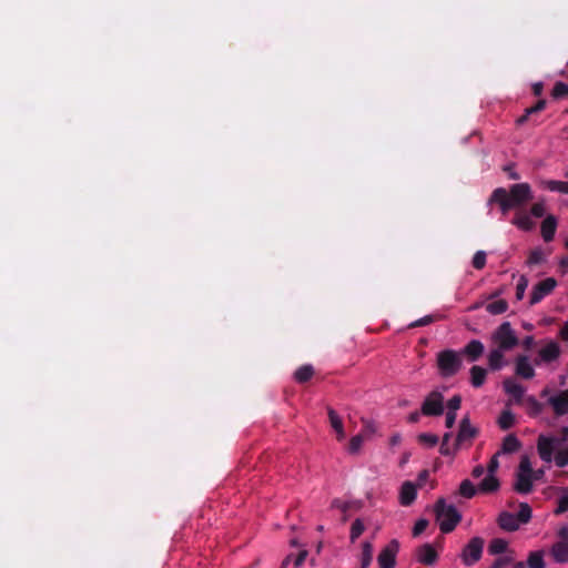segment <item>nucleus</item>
<instances>
[{"mask_svg": "<svg viewBox=\"0 0 568 568\" xmlns=\"http://www.w3.org/2000/svg\"><path fill=\"white\" fill-rule=\"evenodd\" d=\"M486 264V253L484 251H478L473 258V265L475 268L480 270Z\"/></svg>", "mask_w": 568, "mask_h": 568, "instance_id": "obj_45", "label": "nucleus"}, {"mask_svg": "<svg viewBox=\"0 0 568 568\" xmlns=\"http://www.w3.org/2000/svg\"><path fill=\"white\" fill-rule=\"evenodd\" d=\"M568 97V84L562 82H557L552 89V97L558 99L561 97Z\"/></svg>", "mask_w": 568, "mask_h": 568, "instance_id": "obj_44", "label": "nucleus"}, {"mask_svg": "<svg viewBox=\"0 0 568 568\" xmlns=\"http://www.w3.org/2000/svg\"><path fill=\"white\" fill-rule=\"evenodd\" d=\"M400 439H402V438H400V435L395 434V435H393V436L390 437L389 443H390V445H392V446H396V445H398V444L400 443Z\"/></svg>", "mask_w": 568, "mask_h": 568, "instance_id": "obj_58", "label": "nucleus"}, {"mask_svg": "<svg viewBox=\"0 0 568 568\" xmlns=\"http://www.w3.org/2000/svg\"><path fill=\"white\" fill-rule=\"evenodd\" d=\"M452 438V434L450 433H446L443 437V443L442 444H448L449 439Z\"/></svg>", "mask_w": 568, "mask_h": 568, "instance_id": "obj_63", "label": "nucleus"}, {"mask_svg": "<svg viewBox=\"0 0 568 568\" xmlns=\"http://www.w3.org/2000/svg\"><path fill=\"white\" fill-rule=\"evenodd\" d=\"M561 336L566 339L568 338V323H566L565 326L562 327Z\"/></svg>", "mask_w": 568, "mask_h": 568, "instance_id": "obj_62", "label": "nucleus"}, {"mask_svg": "<svg viewBox=\"0 0 568 568\" xmlns=\"http://www.w3.org/2000/svg\"><path fill=\"white\" fill-rule=\"evenodd\" d=\"M417 485L412 481H404L399 490V503L403 506H409L416 498Z\"/></svg>", "mask_w": 568, "mask_h": 568, "instance_id": "obj_14", "label": "nucleus"}, {"mask_svg": "<svg viewBox=\"0 0 568 568\" xmlns=\"http://www.w3.org/2000/svg\"><path fill=\"white\" fill-rule=\"evenodd\" d=\"M557 229V219L548 215L541 223V235L546 242L552 241Z\"/></svg>", "mask_w": 568, "mask_h": 568, "instance_id": "obj_18", "label": "nucleus"}, {"mask_svg": "<svg viewBox=\"0 0 568 568\" xmlns=\"http://www.w3.org/2000/svg\"><path fill=\"white\" fill-rule=\"evenodd\" d=\"M437 365L443 376H453L462 367V359L458 353L447 349L437 355Z\"/></svg>", "mask_w": 568, "mask_h": 568, "instance_id": "obj_6", "label": "nucleus"}, {"mask_svg": "<svg viewBox=\"0 0 568 568\" xmlns=\"http://www.w3.org/2000/svg\"><path fill=\"white\" fill-rule=\"evenodd\" d=\"M484 349V344L480 341L473 339L465 346L463 354L467 355L471 362H475L483 355Z\"/></svg>", "mask_w": 568, "mask_h": 568, "instance_id": "obj_20", "label": "nucleus"}, {"mask_svg": "<svg viewBox=\"0 0 568 568\" xmlns=\"http://www.w3.org/2000/svg\"><path fill=\"white\" fill-rule=\"evenodd\" d=\"M541 91H542V84H541V83H536V84L534 85V92H535V94H536V95H539V94L541 93Z\"/></svg>", "mask_w": 568, "mask_h": 568, "instance_id": "obj_59", "label": "nucleus"}, {"mask_svg": "<svg viewBox=\"0 0 568 568\" xmlns=\"http://www.w3.org/2000/svg\"><path fill=\"white\" fill-rule=\"evenodd\" d=\"M532 199V192L527 183H518L506 189H496L493 193L491 200L497 202L504 213L511 209L520 207Z\"/></svg>", "mask_w": 568, "mask_h": 568, "instance_id": "obj_2", "label": "nucleus"}, {"mask_svg": "<svg viewBox=\"0 0 568 568\" xmlns=\"http://www.w3.org/2000/svg\"><path fill=\"white\" fill-rule=\"evenodd\" d=\"M515 559L514 552H507L503 557L496 559V561L491 565L490 568H503Z\"/></svg>", "mask_w": 568, "mask_h": 568, "instance_id": "obj_42", "label": "nucleus"}, {"mask_svg": "<svg viewBox=\"0 0 568 568\" xmlns=\"http://www.w3.org/2000/svg\"><path fill=\"white\" fill-rule=\"evenodd\" d=\"M433 321L432 316H425L418 321H416L415 323L412 324V326H422V325H427L429 324L430 322Z\"/></svg>", "mask_w": 568, "mask_h": 568, "instance_id": "obj_55", "label": "nucleus"}, {"mask_svg": "<svg viewBox=\"0 0 568 568\" xmlns=\"http://www.w3.org/2000/svg\"><path fill=\"white\" fill-rule=\"evenodd\" d=\"M551 555L557 562L568 561V542L560 541L552 546Z\"/></svg>", "mask_w": 568, "mask_h": 568, "instance_id": "obj_24", "label": "nucleus"}, {"mask_svg": "<svg viewBox=\"0 0 568 568\" xmlns=\"http://www.w3.org/2000/svg\"><path fill=\"white\" fill-rule=\"evenodd\" d=\"M460 404H462V398L460 396L458 395H455L454 397H452L448 403H447V409L448 410H453V412H457L460 407Z\"/></svg>", "mask_w": 568, "mask_h": 568, "instance_id": "obj_49", "label": "nucleus"}, {"mask_svg": "<svg viewBox=\"0 0 568 568\" xmlns=\"http://www.w3.org/2000/svg\"><path fill=\"white\" fill-rule=\"evenodd\" d=\"M373 559V546L371 542L366 541L363 544L362 548V557H361V568H368Z\"/></svg>", "mask_w": 568, "mask_h": 568, "instance_id": "obj_30", "label": "nucleus"}, {"mask_svg": "<svg viewBox=\"0 0 568 568\" xmlns=\"http://www.w3.org/2000/svg\"><path fill=\"white\" fill-rule=\"evenodd\" d=\"M557 286V281L552 277H547L544 281L537 283L531 291L530 301L531 305H535L542 301L546 296L552 293Z\"/></svg>", "mask_w": 568, "mask_h": 568, "instance_id": "obj_9", "label": "nucleus"}, {"mask_svg": "<svg viewBox=\"0 0 568 568\" xmlns=\"http://www.w3.org/2000/svg\"><path fill=\"white\" fill-rule=\"evenodd\" d=\"M534 473L536 474L535 481L541 479L542 476L545 475L544 469L534 470Z\"/></svg>", "mask_w": 568, "mask_h": 568, "instance_id": "obj_60", "label": "nucleus"}, {"mask_svg": "<svg viewBox=\"0 0 568 568\" xmlns=\"http://www.w3.org/2000/svg\"><path fill=\"white\" fill-rule=\"evenodd\" d=\"M436 521L443 532H450L460 521V514L453 506L439 500L435 507Z\"/></svg>", "mask_w": 568, "mask_h": 568, "instance_id": "obj_3", "label": "nucleus"}, {"mask_svg": "<svg viewBox=\"0 0 568 568\" xmlns=\"http://www.w3.org/2000/svg\"><path fill=\"white\" fill-rule=\"evenodd\" d=\"M484 544V539L480 537H473L468 541L460 554L462 561L465 566H473L481 558Z\"/></svg>", "mask_w": 568, "mask_h": 568, "instance_id": "obj_7", "label": "nucleus"}, {"mask_svg": "<svg viewBox=\"0 0 568 568\" xmlns=\"http://www.w3.org/2000/svg\"><path fill=\"white\" fill-rule=\"evenodd\" d=\"M306 556H307V551L306 550H301L298 556L295 558V561H294L295 567L302 566L303 562L306 559Z\"/></svg>", "mask_w": 568, "mask_h": 568, "instance_id": "obj_54", "label": "nucleus"}, {"mask_svg": "<svg viewBox=\"0 0 568 568\" xmlns=\"http://www.w3.org/2000/svg\"><path fill=\"white\" fill-rule=\"evenodd\" d=\"M459 493L466 498H471L476 494V488L470 480L465 479L460 484Z\"/></svg>", "mask_w": 568, "mask_h": 568, "instance_id": "obj_37", "label": "nucleus"}, {"mask_svg": "<svg viewBox=\"0 0 568 568\" xmlns=\"http://www.w3.org/2000/svg\"><path fill=\"white\" fill-rule=\"evenodd\" d=\"M527 565L528 568H544V552L540 550L530 552L527 559Z\"/></svg>", "mask_w": 568, "mask_h": 568, "instance_id": "obj_33", "label": "nucleus"}, {"mask_svg": "<svg viewBox=\"0 0 568 568\" xmlns=\"http://www.w3.org/2000/svg\"><path fill=\"white\" fill-rule=\"evenodd\" d=\"M456 413L457 412H453V410H448L447 409L446 418H445V424H446L447 428H452L454 426L455 420H456Z\"/></svg>", "mask_w": 568, "mask_h": 568, "instance_id": "obj_52", "label": "nucleus"}, {"mask_svg": "<svg viewBox=\"0 0 568 568\" xmlns=\"http://www.w3.org/2000/svg\"><path fill=\"white\" fill-rule=\"evenodd\" d=\"M328 419H329L331 427L336 433V438L338 440H344L346 437V434L344 430L343 420L334 409H328Z\"/></svg>", "mask_w": 568, "mask_h": 568, "instance_id": "obj_21", "label": "nucleus"}, {"mask_svg": "<svg viewBox=\"0 0 568 568\" xmlns=\"http://www.w3.org/2000/svg\"><path fill=\"white\" fill-rule=\"evenodd\" d=\"M499 526L508 531H514L519 528L520 523L518 521L515 514L503 513L498 519Z\"/></svg>", "mask_w": 568, "mask_h": 568, "instance_id": "obj_23", "label": "nucleus"}, {"mask_svg": "<svg viewBox=\"0 0 568 568\" xmlns=\"http://www.w3.org/2000/svg\"><path fill=\"white\" fill-rule=\"evenodd\" d=\"M535 476L530 459L527 456H523L516 471L515 490L520 494L530 493L535 483Z\"/></svg>", "mask_w": 568, "mask_h": 568, "instance_id": "obj_4", "label": "nucleus"}, {"mask_svg": "<svg viewBox=\"0 0 568 568\" xmlns=\"http://www.w3.org/2000/svg\"><path fill=\"white\" fill-rule=\"evenodd\" d=\"M365 440L366 439L361 434L353 436L349 439V444H348L349 454H353V455L358 454L361 452Z\"/></svg>", "mask_w": 568, "mask_h": 568, "instance_id": "obj_34", "label": "nucleus"}, {"mask_svg": "<svg viewBox=\"0 0 568 568\" xmlns=\"http://www.w3.org/2000/svg\"><path fill=\"white\" fill-rule=\"evenodd\" d=\"M508 304L505 300H497L486 305V310L488 313L493 315L503 314L507 311Z\"/></svg>", "mask_w": 568, "mask_h": 568, "instance_id": "obj_32", "label": "nucleus"}, {"mask_svg": "<svg viewBox=\"0 0 568 568\" xmlns=\"http://www.w3.org/2000/svg\"><path fill=\"white\" fill-rule=\"evenodd\" d=\"M505 392L516 400H520L525 394V388L511 378L504 382Z\"/></svg>", "mask_w": 568, "mask_h": 568, "instance_id": "obj_22", "label": "nucleus"}, {"mask_svg": "<svg viewBox=\"0 0 568 568\" xmlns=\"http://www.w3.org/2000/svg\"><path fill=\"white\" fill-rule=\"evenodd\" d=\"M499 487V481L494 474H487V476L479 484V490L484 493H491L497 490Z\"/></svg>", "mask_w": 568, "mask_h": 568, "instance_id": "obj_28", "label": "nucleus"}, {"mask_svg": "<svg viewBox=\"0 0 568 568\" xmlns=\"http://www.w3.org/2000/svg\"><path fill=\"white\" fill-rule=\"evenodd\" d=\"M418 442L426 447H434L438 443V437L434 434L423 433L418 435Z\"/></svg>", "mask_w": 568, "mask_h": 568, "instance_id": "obj_40", "label": "nucleus"}, {"mask_svg": "<svg viewBox=\"0 0 568 568\" xmlns=\"http://www.w3.org/2000/svg\"><path fill=\"white\" fill-rule=\"evenodd\" d=\"M541 186L551 192L568 194V181L548 180L541 182Z\"/></svg>", "mask_w": 568, "mask_h": 568, "instance_id": "obj_26", "label": "nucleus"}, {"mask_svg": "<svg viewBox=\"0 0 568 568\" xmlns=\"http://www.w3.org/2000/svg\"><path fill=\"white\" fill-rule=\"evenodd\" d=\"M534 344V338L531 336H528L524 339V345L526 347H530Z\"/></svg>", "mask_w": 568, "mask_h": 568, "instance_id": "obj_61", "label": "nucleus"}, {"mask_svg": "<svg viewBox=\"0 0 568 568\" xmlns=\"http://www.w3.org/2000/svg\"><path fill=\"white\" fill-rule=\"evenodd\" d=\"M515 372L525 379H531L535 376V368L528 356L520 355L515 362Z\"/></svg>", "mask_w": 568, "mask_h": 568, "instance_id": "obj_13", "label": "nucleus"}, {"mask_svg": "<svg viewBox=\"0 0 568 568\" xmlns=\"http://www.w3.org/2000/svg\"><path fill=\"white\" fill-rule=\"evenodd\" d=\"M545 105H546V102L544 100H540L536 103V105L527 109V114L524 115L521 119H519V122H523L526 120V116L530 113H535V112H538V111H541L545 109Z\"/></svg>", "mask_w": 568, "mask_h": 568, "instance_id": "obj_50", "label": "nucleus"}, {"mask_svg": "<svg viewBox=\"0 0 568 568\" xmlns=\"http://www.w3.org/2000/svg\"><path fill=\"white\" fill-rule=\"evenodd\" d=\"M565 440H568V427L562 428L561 439L551 435H540L537 440V450L541 460L554 462L558 467L567 466L568 448H560Z\"/></svg>", "mask_w": 568, "mask_h": 568, "instance_id": "obj_1", "label": "nucleus"}, {"mask_svg": "<svg viewBox=\"0 0 568 568\" xmlns=\"http://www.w3.org/2000/svg\"><path fill=\"white\" fill-rule=\"evenodd\" d=\"M546 212V206L544 202L535 203L530 209V215L534 217H542Z\"/></svg>", "mask_w": 568, "mask_h": 568, "instance_id": "obj_46", "label": "nucleus"}, {"mask_svg": "<svg viewBox=\"0 0 568 568\" xmlns=\"http://www.w3.org/2000/svg\"><path fill=\"white\" fill-rule=\"evenodd\" d=\"M484 471H485V470H484V467H483V466H480V465H479V466H476V467L473 469V476H474L475 478H478V477H480V476L484 474Z\"/></svg>", "mask_w": 568, "mask_h": 568, "instance_id": "obj_56", "label": "nucleus"}, {"mask_svg": "<svg viewBox=\"0 0 568 568\" xmlns=\"http://www.w3.org/2000/svg\"><path fill=\"white\" fill-rule=\"evenodd\" d=\"M511 223L521 231H531L535 227V222L529 213L518 211L513 219Z\"/></svg>", "mask_w": 568, "mask_h": 568, "instance_id": "obj_17", "label": "nucleus"}, {"mask_svg": "<svg viewBox=\"0 0 568 568\" xmlns=\"http://www.w3.org/2000/svg\"><path fill=\"white\" fill-rule=\"evenodd\" d=\"M428 478V471L427 470H423L419 475H418V481H419V486L423 485V483H425Z\"/></svg>", "mask_w": 568, "mask_h": 568, "instance_id": "obj_57", "label": "nucleus"}, {"mask_svg": "<svg viewBox=\"0 0 568 568\" xmlns=\"http://www.w3.org/2000/svg\"><path fill=\"white\" fill-rule=\"evenodd\" d=\"M444 412V396L440 392H432L424 400L422 413L427 416H438Z\"/></svg>", "mask_w": 568, "mask_h": 568, "instance_id": "obj_8", "label": "nucleus"}, {"mask_svg": "<svg viewBox=\"0 0 568 568\" xmlns=\"http://www.w3.org/2000/svg\"><path fill=\"white\" fill-rule=\"evenodd\" d=\"M487 369L481 366H473L470 368V383L474 387H480L486 379Z\"/></svg>", "mask_w": 568, "mask_h": 568, "instance_id": "obj_25", "label": "nucleus"}, {"mask_svg": "<svg viewBox=\"0 0 568 568\" xmlns=\"http://www.w3.org/2000/svg\"><path fill=\"white\" fill-rule=\"evenodd\" d=\"M506 351L495 347L488 354V365L491 371H499L505 366L504 353Z\"/></svg>", "mask_w": 568, "mask_h": 568, "instance_id": "obj_19", "label": "nucleus"}, {"mask_svg": "<svg viewBox=\"0 0 568 568\" xmlns=\"http://www.w3.org/2000/svg\"><path fill=\"white\" fill-rule=\"evenodd\" d=\"M477 429L470 424L467 417L463 418L459 426V432L456 438V447L470 445L471 440L476 437Z\"/></svg>", "mask_w": 568, "mask_h": 568, "instance_id": "obj_12", "label": "nucleus"}, {"mask_svg": "<svg viewBox=\"0 0 568 568\" xmlns=\"http://www.w3.org/2000/svg\"><path fill=\"white\" fill-rule=\"evenodd\" d=\"M549 403L557 415L568 413V389L550 397Z\"/></svg>", "mask_w": 568, "mask_h": 568, "instance_id": "obj_16", "label": "nucleus"}, {"mask_svg": "<svg viewBox=\"0 0 568 568\" xmlns=\"http://www.w3.org/2000/svg\"><path fill=\"white\" fill-rule=\"evenodd\" d=\"M567 510H568V491L559 497L556 513L561 514Z\"/></svg>", "mask_w": 568, "mask_h": 568, "instance_id": "obj_47", "label": "nucleus"}, {"mask_svg": "<svg viewBox=\"0 0 568 568\" xmlns=\"http://www.w3.org/2000/svg\"><path fill=\"white\" fill-rule=\"evenodd\" d=\"M560 356V346L557 342L549 341L547 342L538 352V359L536 364L539 365L541 363H551L559 358Z\"/></svg>", "mask_w": 568, "mask_h": 568, "instance_id": "obj_11", "label": "nucleus"}, {"mask_svg": "<svg viewBox=\"0 0 568 568\" xmlns=\"http://www.w3.org/2000/svg\"><path fill=\"white\" fill-rule=\"evenodd\" d=\"M427 526L428 521L426 519L417 520L413 529L414 536H418L419 534H422L427 528Z\"/></svg>", "mask_w": 568, "mask_h": 568, "instance_id": "obj_51", "label": "nucleus"}, {"mask_svg": "<svg viewBox=\"0 0 568 568\" xmlns=\"http://www.w3.org/2000/svg\"><path fill=\"white\" fill-rule=\"evenodd\" d=\"M399 544L397 540H392L378 555V564L382 568H394L396 562V554Z\"/></svg>", "mask_w": 568, "mask_h": 568, "instance_id": "obj_10", "label": "nucleus"}, {"mask_svg": "<svg viewBox=\"0 0 568 568\" xmlns=\"http://www.w3.org/2000/svg\"><path fill=\"white\" fill-rule=\"evenodd\" d=\"M519 447H520V444H519V440L517 439V437L514 435H508L505 437L501 448L498 453L500 455L515 453L516 450L519 449Z\"/></svg>", "mask_w": 568, "mask_h": 568, "instance_id": "obj_27", "label": "nucleus"}, {"mask_svg": "<svg viewBox=\"0 0 568 568\" xmlns=\"http://www.w3.org/2000/svg\"><path fill=\"white\" fill-rule=\"evenodd\" d=\"M365 530L364 521L361 518L354 520L351 527V540L354 542Z\"/></svg>", "mask_w": 568, "mask_h": 568, "instance_id": "obj_36", "label": "nucleus"}, {"mask_svg": "<svg viewBox=\"0 0 568 568\" xmlns=\"http://www.w3.org/2000/svg\"><path fill=\"white\" fill-rule=\"evenodd\" d=\"M458 448H459V447H456V446H455V448H454V449H452V448L449 447V445H448V444H442V446H440V454H442V455H445V456L454 455V454H455V452H456Z\"/></svg>", "mask_w": 568, "mask_h": 568, "instance_id": "obj_53", "label": "nucleus"}, {"mask_svg": "<svg viewBox=\"0 0 568 568\" xmlns=\"http://www.w3.org/2000/svg\"><path fill=\"white\" fill-rule=\"evenodd\" d=\"M491 342L496 347L510 351L518 344V337L509 322H504L491 334Z\"/></svg>", "mask_w": 568, "mask_h": 568, "instance_id": "obj_5", "label": "nucleus"}, {"mask_svg": "<svg viewBox=\"0 0 568 568\" xmlns=\"http://www.w3.org/2000/svg\"><path fill=\"white\" fill-rule=\"evenodd\" d=\"M363 428L359 434L366 439H372L377 433V425L373 420L363 419Z\"/></svg>", "mask_w": 568, "mask_h": 568, "instance_id": "obj_31", "label": "nucleus"}, {"mask_svg": "<svg viewBox=\"0 0 568 568\" xmlns=\"http://www.w3.org/2000/svg\"><path fill=\"white\" fill-rule=\"evenodd\" d=\"M518 521L521 524H526L531 518V509L527 504H521L519 511L516 514Z\"/></svg>", "mask_w": 568, "mask_h": 568, "instance_id": "obj_39", "label": "nucleus"}, {"mask_svg": "<svg viewBox=\"0 0 568 568\" xmlns=\"http://www.w3.org/2000/svg\"><path fill=\"white\" fill-rule=\"evenodd\" d=\"M546 260V254L541 248H535L530 252L527 263L529 265L540 264Z\"/></svg>", "mask_w": 568, "mask_h": 568, "instance_id": "obj_38", "label": "nucleus"}, {"mask_svg": "<svg viewBox=\"0 0 568 568\" xmlns=\"http://www.w3.org/2000/svg\"><path fill=\"white\" fill-rule=\"evenodd\" d=\"M498 424L503 429L511 427L514 424V415L510 412H504L498 419Z\"/></svg>", "mask_w": 568, "mask_h": 568, "instance_id": "obj_43", "label": "nucleus"}, {"mask_svg": "<svg viewBox=\"0 0 568 568\" xmlns=\"http://www.w3.org/2000/svg\"><path fill=\"white\" fill-rule=\"evenodd\" d=\"M416 556L418 561L425 565H433L437 560V552L429 544L420 546L416 551Z\"/></svg>", "mask_w": 568, "mask_h": 568, "instance_id": "obj_15", "label": "nucleus"}, {"mask_svg": "<svg viewBox=\"0 0 568 568\" xmlns=\"http://www.w3.org/2000/svg\"><path fill=\"white\" fill-rule=\"evenodd\" d=\"M528 287V280L526 276L521 275L517 282L516 286V297L517 300H523L525 296V292Z\"/></svg>", "mask_w": 568, "mask_h": 568, "instance_id": "obj_41", "label": "nucleus"}, {"mask_svg": "<svg viewBox=\"0 0 568 568\" xmlns=\"http://www.w3.org/2000/svg\"><path fill=\"white\" fill-rule=\"evenodd\" d=\"M508 544L505 539L495 538L490 541L488 550L491 555L507 554Z\"/></svg>", "mask_w": 568, "mask_h": 568, "instance_id": "obj_29", "label": "nucleus"}, {"mask_svg": "<svg viewBox=\"0 0 568 568\" xmlns=\"http://www.w3.org/2000/svg\"><path fill=\"white\" fill-rule=\"evenodd\" d=\"M410 422H417L418 420V413H414L409 416Z\"/></svg>", "mask_w": 568, "mask_h": 568, "instance_id": "obj_64", "label": "nucleus"}, {"mask_svg": "<svg viewBox=\"0 0 568 568\" xmlns=\"http://www.w3.org/2000/svg\"><path fill=\"white\" fill-rule=\"evenodd\" d=\"M313 373L314 371L311 365H304L295 372L294 376L297 382L304 383L312 377Z\"/></svg>", "mask_w": 568, "mask_h": 568, "instance_id": "obj_35", "label": "nucleus"}, {"mask_svg": "<svg viewBox=\"0 0 568 568\" xmlns=\"http://www.w3.org/2000/svg\"><path fill=\"white\" fill-rule=\"evenodd\" d=\"M499 453L497 452L490 459L489 464H488V467H487V471L489 474H496L497 469L499 468V462H498V457H499Z\"/></svg>", "mask_w": 568, "mask_h": 568, "instance_id": "obj_48", "label": "nucleus"}]
</instances>
